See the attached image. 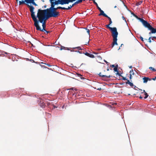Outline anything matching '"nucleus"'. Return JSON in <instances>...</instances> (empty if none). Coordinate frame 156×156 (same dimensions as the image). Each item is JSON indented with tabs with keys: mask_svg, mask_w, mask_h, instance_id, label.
Wrapping results in <instances>:
<instances>
[{
	"mask_svg": "<svg viewBox=\"0 0 156 156\" xmlns=\"http://www.w3.org/2000/svg\"><path fill=\"white\" fill-rule=\"evenodd\" d=\"M33 20L34 22V25L36 27V30H40L41 27L39 25V22L42 23V20H41V19H39V20H37V18L33 19Z\"/></svg>",
	"mask_w": 156,
	"mask_h": 156,
	"instance_id": "1",
	"label": "nucleus"
},
{
	"mask_svg": "<svg viewBox=\"0 0 156 156\" xmlns=\"http://www.w3.org/2000/svg\"><path fill=\"white\" fill-rule=\"evenodd\" d=\"M44 10H41V9H38V12L37 15V17L38 18V19H41L42 16L44 15V13L45 14H47V11L46 12H45Z\"/></svg>",
	"mask_w": 156,
	"mask_h": 156,
	"instance_id": "2",
	"label": "nucleus"
},
{
	"mask_svg": "<svg viewBox=\"0 0 156 156\" xmlns=\"http://www.w3.org/2000/svg\"><path fill=\"white\" fill-rule=\"evenodd\" d=\"M140 21L142 23L144 26L145 27L147 28L148 30L151 26L150 24L142 18H140Z\"/></svg>",
	"mask_w": 156,
	"mask_h": 156,
	"instance_id": "3",
	"label": "nucleus"
},
{
	"mask_svg": "<svg viewBox=\"0 0 156 156\" xmlns=\"http://www.w3.org/2000/svg\"><path fill=\"white\" fill-rule=\"evenodd\" d=\"M110 31L112 32V36L113 39L117 38L118 33L117 31L116 28L115 27H113V29Z\"/></svg>",
	"mask_w": 156,
	"mask_h": 156,
	"instance_id": "4",
	"label": "nucleus"
},
{
	"mask_svg": "<svg viewBox=\"0 0 156 156\" xmlns=\"http://www.w3.org/2000/svg\"><path fill=\"white\" fill-rule=\"evenodd\" d=\"M49 11V14L51 17H56L59 15V12L57 11Z\"/></svg>",
	"mask_w": 156,
	"mask_h": 156,
	"instance_id": "5",
	"label": "nucleus"
},
{
	"mask_svg": "<svg viewBox=\"0 0 156 156\" xmlns=\"http://www.w3.org/2000/svg\"><path fill=\"white\" fill-rule=\"evenodd\" d=\"M54 7L55 6H51L49 8L44 9V11L46 12V11H47V10L56 11V10L58 9H65V7H63L60 6L58 7L57 8H55Z\"/></svg>",
	"mask_w": 156,
	"mask_h": 156,
	"instance_id": "6",
	"label": "nucleus"
},
{
	"mask_svg": "<svg viewBox=\"0 0 156 156\" xmlns=\"http://www.w3.org/2000/svg\"><path fill=\"white\" fill-rule=\"evenodd\" d=\"M58 4H60L61 5H64L63 0H59L58 1H55V2H53L51 4V6H55V5H58Z\"/></svg>",
	"mask_w": 156,
	"mask_h": 156,
	"instance_id": "7",
	"label": "nucleus"
},
{
	"mask_svg": "<svg viewBox=\"0 0 156 156\" xmlns=\"http://www.w3.org/2000/svg\"><path fill=\"white\" fill-rule=\"evenodd\" d=\"M45 15L41 19V20H43V21L45 22L46 21L48 18H49L50 17H51L50 15H49V13H48L47 12V14H45Z\"/></svg>",
	"mask_w": 156,
	"mask_h": 156,
	"instance_id": "8",
	"label": "nucleus"
},
{
	"mask_svg": "<svg viewBox=\"0 0 156 156\" xmlns=\"http://www.w3.org/2000/svg\"><path fill=\"white\" fill-rule=\"evenodd\" d=\"M148 30L151 31L149 33V34L151 35V34H155L156 32V28H155L153 27L152 26L149 28Z\"/></svg>",
	"mask_w": 156,
	"mask_h": 156,
	"instance_id": "9",
	"label": "nucleus"
},
{
	"mask_svg": "<svg viewBox=\"0 0 156 156\" xmlns=\"http://www.w3.org/2000/svg\"><path fill=\"white\" fill-rule=\"evenodd\" d=\"M25 2L27 4L32 3L33 5L37 6V5L34 2V0H25Z\"/></svg>",
	"mask_w": 156,
	"mask_h": 156,
	"instance_id": "10",
	"label": "nucleus"
},
{
	"mask_svg": "<svg viewBox=\"0 0 156 156\" xmlns=\"http://www.w3.org/2000/svg\"><path fill=\"white\" fill-rule=\"evenodd\" d=\"M84 55H86L92 58H94V56L92 54L90 53H88L87 51H86L85 53H83Z\"/></svg>",
	"mask_w": 156,
	"mask_h": 156,
	"instance_id": "11",
	"label": "nucleus"
},
{
	"mask_svg": "<svg viewBox=\"0 0 156 156\" xmlns=\"http://www.w3.org/2000/svg\"><path fill=\"white\" fill-rule=\"evenodd\" d=\"M117 38H114L113 39V42L112 45V48L114 47V46L115 45H118V43H117Z\"/></svg>",
	"mask_w": 156,
	"mask_h": 156,
	"instance_id": "12",
	"label": "nucleus"
},
{
	"mask_svg": "<svg viewBox=\"0 0 156 156\" xmlns=\"http://www.w3.org/2000/svg\"><path fill=\"white\" fill-rule=\"evenodd\" d=\"M143 81H144L143 82L144 83H146L148 81V80L150 81L151 80V79L149 78V77H144L143 78Z\"/></svg>",
	"mask_w": 156,
	"mask_h": 156,
	"instance_id": "13",
	"label": "nucleus"
},
{
	"mask_svg": "<svg viewBox=\"0 0 156 156\" xmlns=\"http://www.w3.org/2000/svg\"><path fill=\"white\" fill-rule=\"evenodd\" d=\"M99 11L100 12V13L99 14V16H103L105 17L107 15L104 13V11L101 9Z\"/></svg>",
	"mask_w": 156,
	"mask_h": 156,
	"instance_id": "14",
	"label": "nucleus"
},
{
	"mask_svg": "<svg viewBox=\"0 0 156 156\" xmlns=\"http://www.w3.org/2000/svg\"><path fill=\"white\" fill-rule=\"evenodd\" d=\"M64 4H68L69 2H74L73 0H63Z\"/></svg>",
	"mask_w": 156,
	"mask_h": 156,
	"instance_id": "15",
	"label": "nucleus"
},
{
	"mask_svg": "<svg viewBox=\"0 0 156 156\" xmlns=\"http://www.w3.org/2000/svg\"><path fill=\"white\" fill-rule=\"evenodd\" d=\"M125 83L126 84H129L130 85V86L132 87V88H133V86H134V85H133V83H132L131 82H130V81H129V80H127V81Z\"/></svg>",
	"mask_w": 156,
	"mask_h": 156,
	"instance_id": "16",
	"label": "nucleus"
},
{
	"mask_svg": "<svg viewBox=\"0 0 156 156\" xmlns=\"http://www.w3.org/2000/svg\"><path fill=\"white\" fill-rule=\"evenodd\" d=\"M31 16L33 19H34L37 18V17L35 15V12H31Z\"/></svg>",
	"mask_w": 156,
	"mask_h": 156,
	"instance_id": "17",
	"label": "nucleus"
},
{
	"mask_svg": "<svg viewBox=\"0 0 156 156\" xmlns=\"http://www.w3.org/2000/svg\"><path fill=\"white\" fill-rule=\"evenodd\" d=\"M39 104L40 106L42 108H43L44 107L45 104L44 102L42 101H40Z\"/></svg>",
	"mask_w": 156,
	"mask_h": 156,
	"instance_id": "18",
	"label": "nucleus"
},
{
	"mask_svg": "<svg viewBox=\"0 0 156 156\" xmlns=\"http://www.w3.org/2000/svg\"><path fill=\"white\" fill-rule=\"evenodd\" d=\"M131 14L134 17H136V19H138V20H140V18H139V17L137 16H136V15L133 12H131Z\"/></svg>",
	"mask_w": 156,
	"mask_h": 156,
	"instance_id": "19",
	"label": "nucleus"
},
{
	"mask_svg": "<svg viewBox=\"0 0 156 156\" xmlns=\"http://www.w3.org/2000/svg\"><path fill=\"white\" fill-rule=\"evenodd\" d=\"M115 68H114L113 70L115 72L117 71H118V64H116L115 66Z\"/></svg>",
	"mask_w": 156,
	"mask_h": 156,
	"instance_id": "20",
	"label": "nucleus"
},
{
	"mask_svg": "<svg viewBox=\"0 0 156 156\" xmlns=\"http://www.w3.org/2000/svg\"><path fill=\"white\" fill-rule=\"evenodd\" d=\"M34 8L33 6L31 5L30 6V11L31 12H34Z\"/></svg>",
	"mask_w": 156,
	"mask_h": 156,
	"instance_id": "21",
	"label": "nucleus"
},
{
	"mask_svg": "<svg viewBox=\"0 0 156 156\" xmlns=\"http://www.w3.org/2000/svg\"><path fill=\"white\" fill-rule=\"evenodd\" d=\"M144 95H145V97H144V99L147 98L148 97V94L147 93L145 90H144Z\"/></svg>",
	"mask_w": 156,
	"mask_h": 156,
	"instance_id": "22",
	"label": "nucleus"
},
{
	"mask_svg": "<svg viewBox=\"0 0 156 156\" xmlns=\"http://www.w3.org/2000/svg\"><path fill=\"white\" fill-rule=\"evenodd\" d=\"M110 24H108L106 25V26L107 28L111 30L112 29H113V28L110 27Z\"/></svg>",
	"mask_w": 156,
	"mask_h": 156,
	"instance_id": "23",
	"label": "nucleus"
},
{
	"mask_svg": "<svg viewBox=\"0 0 156 156\" xmlns=\"http://www.w3.org/2000/svg\"><path fill=\"white\" fill-rule=\"evenodd\" d=\"M112 76L111 75H109V76H107L106 75H105V76H102V77H104L106 78H111L112 77Z\"/></svg>",
	"mask_w": 156,
	"mask_h": 156,
	"instance_id": "24",
	"label": "nucleus"
},
{
	"mask_svg": "<svg viewBox=\"0 0 156 156\" xmlns=\"http://www.w3.org/2000/svg\"><path fill=\"white\" fill-rule=\"evenodd\" d=\"M41 23L42 24V27H44V28H45L46 27L45 22L42 21V22Z\"/></svg>",
	"mask_w": 156,
	"mask_h": 156,
	"instance_id": "25",
	"label": "nucleus"
},
{
	"mask_svg": "<svg viewBox=\"0 0 156 156\" xmlns=\"http://www.w3.org/2000/svg\"><path fill=\"white\" fill-rule=\"evenodd\" d=\"M142 1H140L138 2H137L136 3V5L137 6H138L139 5H140L142 3Z\"/></svg>",
	"mask_w": 156,
	"mask_h": 156,
	"instance_id": "26",
	"label": "nucleus"
},
{
	"mask_svg": "<svg viewBox=\"0 0 156 156\" xmlns=\"http://www.w3.org/2000/svg\"><path fill=\"white\" fill-rule=\"evenodd\" d=\"M73 48L74 49H77L78 50H82V49L81 48L80 46L75 47Z\"/></svg>",
	"mask_w": 156,
	"mask_h": 156,
	"instance_id": "27",
	"label": "nucleus"
},
{
	"mask_svg": "<svg viewBox=\"0 0 156 156\" xmlns=\"http://www.w3.org/2000/svg\"><path fill=\"white\" fill-rule=\"evenodd\" d=\"M72 7L71 5H70L68 7V8H66L65 7V9H66V10H69L71 9Z\"/></svg>",
	"mask_w": 156,
	"mask_h": 156,
	"instance_id": "28",
	"label": "nucleus"
},
{
	"mask_svg": "<svg viewBox=\"0 0 156 156\" xmlns=\"http://www.w3.org/2000/svg\"><path fill=\"white\" fill-rule=\"evenodd\" d=\"M77 1H76V2H75L74 3L75 5H76V4H78V3H81L80 1V0H77Z\"/></svg>",
	"mask_w": 156,
	"mask_h": 156,
	"instance_id": "29",
	"label": "nucleus"
},
{
	"mask_svg": "<svg viewBox=\"0 0 156 156\" xmlns=\"http://www.w3.org/2000/svg\"><path fill=\"white\" fill-rule=\"evenodd\" d=\"M25 0L24 1H19V5H20L23 3H25Z\"/></svg>",
	"mask_w": 156,
	"mask_h": 156,
	"instance_id": "30",
	"label": "nucleus"
},
{
	"mask_svg": "<svg viewBox=\"0 0 156 156\" xmlns=\"http://www.w3.org/2000/svg\"><path fill=\"white\" fill-rule=\"evenodd\" d=\"M116 72H117L116 73V75H118V76H119L122 77V76L121 75V73H119L118 71H116Z\"/></svg>",
	"mask_w": 156,
	"mask_h": 156,
	"instance_id": "31",
	"label": "nucleus"
},
{
	"mask_svg": "<svg viewBox=\"0 0 156 156\" xmlns=\"http://www.w3.org/2000/svg\"><path fill=\"white\" fill-rule=\"evenodd\" d=\"M149 69H150L152 70H153L154 71H155L156 70L155 69H154V68H153L152 67H150L149 68Z\"/></svg>",
	"mask_w": 156,
	"mask_h": 156,
	"instance_id": "32",
	"label": "nucleus"
},
{
	"mask_svg": "<svg viewBox=\"0 0 156 156\" xmlns=\"http://www.w3.org/2000/svg\"><path fill=\"white\" fill-rule=\"evenodd\" d=\"M39 30L44 32L45 31H46V30L45 29V28L43 27V29H42L41 28V29L40 30Z\"/></svg>",
	"mask_w": 156,
	"mask_h": 156,
	"instance_id": "33",
	"label": "nucleus"
},
{
	"mask_svg": "<svg viewBox=\"0 0 156 156\" xmlns=\"http://www.w3.org/2000/svg\"><path fill=\"white\" fill-rule=\"evenodd\" d=\"M90 1H93L94 4L96 5V6H97V5H98V4L96 2H95V0H90Z\"/></svg>",
	"mask_w": 156,
	"mask_h": 156,
	"instance_id": "34",
	"label": "nucleus"
},
{
	"mask_svg": "<svg viewBox=\"0 0 156 156\" xmlns=\"http://www.w3.org/2000/svg\"><path fill=\"white\" fill-rule=\"evenodd\" d=\"M85 29L87 30V32L88 34L89 35L90 34L89 30L87 29V28H85Z\"/></svg>",
	"mask_w": 156,
	"mask_h": 156,
	"instance_id": "35",
	"label": "nucleus"
},
{
	"mask_svg": "<svg viewBox=\"0 0 156 156\" xmlns=\"http://www.w3.org/2000/svg\"><path fill=\"white\" fill-rule=\"evenodd\" d=\"M105 17H107L109 21L112 20L111 18L109 17L107 15L106 16H105Z\"/></svg>",
	"mask_w": 156,
	"mask_h": 156,
	"instance_id": "36",
	"label": "nucleus"
},
{
	"mask_svg": "<svg viewBox=\"0 0 156 156\" xmlns=\"http://www.w3.org/2000/svg\"><path fill=\"white\" fill-rule=\"evenodd\" d=\"M151 37H150L148 39V41L150 43H151Z\"/></svg>",
	"mask_w": 156,
	"mask_h": 156,
	"instance_id": "37",
	"label": "nucleus"
},
{
	"mask_svg": "<svg viewBox=\"0 0 156 156\" xmlns=\"http://www.w3.org/2000/svg\"><path fill=\"white\" fill-rule=\"evenodd\" d=\"M122 19L123 20H124L126 22V23L127 25H128V24H127V23L126 21V20H125V17L123 16H122Z\"/></svg>",
	"mask_w": 156,
	"mask_h": 156,
	"instance_id": "38",
	"label": "nucleus"
},
{
	"mask_svg": "<svg viewBox=\"0 0 156 156\" xmlns=\"http://www.w3.org/2000/svg\"><path fill=\"white\" fill-rule=\"evenodd\" d=\"M76 75L78 76H79V77H80L82 76V75L81 74H80L79 73H76Z\"/></svg>",
	"mask_w": 156,
	"mask_h": 156,
	"instance_id": "39",
	"label": "nucleus"
},
{
	"mask_svg": "<svg viewBox=\"0 0 156 156\" xmlns=\"http://www.w3.org/2000/svg\"><path fill=\"white\" fill-rule=\"evenodd\" d=\"M122 77V80H127L126 77H124L123 76Z\"/></svg>",
	"mask_w": 156,
	"mask_h": 156,
	"instance_id": "40",
	"label": "nucleus"
},
{
	"mask_svg": "<svg viewBox=\"0 0 156 156\" xmlns=\"http://www.w3.org/2000/svg\"><path fill=\"white\" fill-rule=\"evenodd\" d=\"M97 7V8L99 10V11H100L101 10V9L98 6V5H97L96 6Z\"/></svg>",
	"mask_w": 156,
	"mask_h": 156,
	"instance_id": "41",
	"label": "nucleus"
},
{
	"mask_svg": "<svg viewBox=\"0 0 156 156\" xmlns=\"http://www.w3.org/2000/svg\"><path fill=\"white\" fill-rule=\"evenodd\" d=\"M75 51V52H78V53H80V54H81V53H82L81 51H79V50H77V51Z\"/></svg>",
	"mask_w": 156,
	"mask_h": 156,
	"instance_id": "42",
	"label": "nucleus"
},
{
	"mask_svg": "<svg viewBox=\"0 0 156 156\" xmlns=\"http://www.w3.org/2000/svg\"><path fill=\"white\" fill-rule=\"evenodd\" d=\"M140 39L142 41H144V39H143V37H142L140 36Z\"/></svg>",
	"mask_w": 156,
	"mask_h": 156,
	"instance_id": "43",
	"label": "nucleus"
},
{
	"mask_svg": "<svg viewBox=\"0 0 156 156\" xmlns=\"http://www.w3.org/2000/svg\"><path fill=\"white\" fill-rule=\"evenodd\" d=\"M104 62H105L108 65L109 64V63L108 62L106 61L105 60H104Z\"/></svg>",
	"mask_w": 156,
	"mask_h": 156,
	"instance_id": "44",
	"label": "nucleus"
},
{
	"mask_svg": "<svg viewBox=\"0 0 156 156\" xmlns=\"http://www.w3.org/2000/svg\"><path fill=\"white\" fill-rule=\"evenodd\" d=\"M74 90V88L73 87H72L69 89H68L67 90Z\"/></svg>",
	"mask_w": 156,
	"mask_h": 156,
	"instance_id": "45",
	"label": "nucleus"
},
{
	"mask_svg": "<svg viewBox=\"0 0 156 156\" xmlns=\"http://www.w3.org/2000/svg\"><path fill=\"white\" fill-rule=\"evenodd\" d=\"M98 75H99V76H101V77H102V76H105V75H102L101 74V73H99L98 74Z\"/></svg>",
	"mask_w": 156,
	"mask_h": 156,
	"instance_id": "46",
	"label": "nucleus"
},
{
	"mask_svg": "<svg viewBox=\"0 0 156 156\" xmlns=\"http://www.w3.org/2000/svg\"><path fill=\"white\" fill-rule=\"evenodd\" d=\"M132 74H130L129 75V79H132Z\"/></svg>",
	"mask_w": 156,
	"mask_h": 156,
	"instance_id": "47",
	"label": "nucleus"
},
{
	"mask_svg": "<svg viewBox=\"0 0 156 156\" xmlns=\"http://www.w3.org/2000/svg\"><path fill=\"white\" fill-rule=\"evenodd\" d=\"M110 66L111 67L114 68H115V67L114 65H110Z\"/></svg>",
	"mask_w": 156,
	"mask_h": 156,
	"instance_id": "48",
	"label": "nucleus"
},
{
	"mask_svg": "<svg viewBox=\"0 0 156 156\" xmlns=\"http://www.w3.org/2000/svg\"><path fill=\"white\" fill-rule=\"evenodd\" d=\"M132 72H133L132 74L133 75H134V73H133V70H130V71L129 73H131Z\"/></svg>",
	"mask_w": 156,
	"mask_h": 156,
	"instance_id": "49",
	"label": "nucleus"
},
{
	"mask_svg": "<svg viewBox=\"0 0 156 156\" xmlns=\"http://www.w3.org/2000/svg\"><path fill=\"white\" fill-rule=\"evenodd\" d=\"M136 86L134 85L133 86V88L135 89V90H137V89H136Z\"/></svg>",
	"mask_w": 156,
	"mask_h": 156,
	"instance_id": "50",
	"label": "nucleus"
},
{
	"mask_svg": "<svg viewBox=\"0 0 156 156\" xmlns=\"http://www.w3.org/2000/svg\"><path fill=\"white\" fill-rule=\"evenodd\" d=\"M112 23V20L109 21V24L110 25Z\"/></svg>",
	"mask_w": 156,
	"mask_h": 156,
	"instance_id": "51",
	"label": "nucleus"
},
{
	"mask_svg": "<svg viewBox=\"0 0 156 156\" xmlns=\"http://www.w3.org/2000/svg\"><path fill=\"white\" fill-rule=\"evenodd\" d=\"M70 48H66V49L67 50H70Z\"/></svg>",
	"mask_w": 156,
	"mask_h": 156,
	"instance_id": "52",
	"label": "nucleus"
},
{
	"mask_svg": "<svg viewBox=\"0 0 156 156\" xmlns=\"http://www.w3.org/2000/svg\"><path fill=\"white\" fill-rule=\"evenodd\" d=\"M45 64L49 67L51 66V65L45 63Z\"/></svg>",
	"mask_w": 156,
	"mask_h": 156,
	"instance_id": "53",
	"label": "nucleus"
},
{
	"mask_svg": "<svg viewBox=\"0 0 156 156\" xmlns=\"http://www.w3.org/2000/svg\"><path fill=\"white\" fill-rule=\"evenodd\" d=\"M156 79V76L155 77L152 79V80H155Z\"/></svg>",
	"mask_w": 156,
	"mask_h": 156,
	"instance_id": "54",
	"label": "nucleus"
},
{
	"mask_svg": "<svg viewBox=\"0 0 156 156\" xmlns=\"http://www.w3.org/2000/svg\"><path fill=\"white\" fill-rule=\"evenodd\" d=\"M45 32L47 33V34H48L50 32V31H47L46 30V31H45Z\"/></svg>",
	"mask_w": 156,
	"mask_h": 156,
	"instance_id": "55",
	"label": "nucleus"
},
{
	"mask_svg": "<svg viewBox=\"0 0 156 156\" xmlns=\"http://www.w3.org/2000/svg\"><path fill=\"white\" fill-rule=\"evenodd\" d=\"M120 83V85H123L124 83Z\"/></svg>",
	"mask_w": 156,
	"mask_h": 156,
	"instance_id": "56",
	"label": "nucleus"
},
{
	"mask_svg": "<svg viewBox=\"0 0 156 156\" xmlns=\"http://www.w3.org/2000/svg\"><path fill=\"white\" fill-rule=\"evenodd\" d=\"M152 38H155V39H156V37H155V36H153V37H152Z\"/></svg>",
	"mask_w": 156,
	"mask_h": 156,
	"instance_id": "57",
	"label": "nucleus"
},
{
	"mask_svg": "<svg viewBox=\"0 0 156 156\" xmlns=\"http://www.w3.org/2000/svg\"><path fill=\"white\" fill-rule=\"evenodd\" d=\"M57 106H55V105H54V106H53V108H57Z\"/></svg>",
	"mask_w": 156,
	"mask_h": 156,
	"instance_id": "58",
	"label": "nucleus"
},
{
	"mask_svg": "<svg viewBox=\"0 0 156 156\" xmlns=\"http://www.w3.org/2000/svg\"><path fill=\"white\" fill-rule=\"evenodd\" d=\"M101 88H98L97 89V90H101Z\"/></svg>",
	"mask_w": 156,
	"mask_h": 156,
	"instance_id": "59",
	"label": "nucleus"
},
{
	"mask_svg": "<svg viewBox=\"0 0 156 156\" xmlns=\"http://www.w3.org/2000/svg\"><path fill=\"white\" fill-rule=\"evenodd\" d=\"M50 1V2L51 3H51H52L53 2L52 1L53 0H49Z\"/></svg>",
	"mask_w": 156,
	"mask_h": 156,
	"instance_id": "60",
	"label": "nucleus"
},
{
	"mask_svg": "<svg viewBox=\"0 0 156 156\" xmlns=\"http://www.w3.org/2000/svg\"><path fill=\"white\" fill-rule=\"evenodd\" d=\"M75 5L74 3L73 4L71 5L72 7H73Z\"/></svg>",
	"mask_w": 156,
	"mask_h": 156,
	"instance_id": "61",
	"label": "nucleus"
},
{
	"mask_svg": "<svg viewBox=\"0 0 156 156\" xmlns=\"http://www.w3.org/2000/svg\"><path fill=\"white\" fill-rule=\"evenodd\" d=\"M70 51H75L73 50V49H72V50H70Z\"/></svg>",
	"mask_w": 156,
	"mask_h": 156,
	"instance_id": "62",
	"label": "nucleus"
},
{
	"mask_svg": "<svg viewBox=\"0 0 156 156\" xmlns=\"http://www.w3.org/2000/svg\"><path fill=\"white\" fill-rule=\"evenodd\" d=\"M139 98L141 99H142L143 98V97H142L141 96H140V97H139Z\"/></svg>",
	"mask_w": 156,
	"mask_h": 156,
	"instance_id": "63",
	"label": "nucleus"
},
{
	"mask_svg": "<svg viewBox=\"0 0 156 156\" xmlns=\"http://www.w3.org/2000/svg\"><path fill=\"white\" fill-rule=\"evenodd\" d=\"M62 48H63V49H64L65 48H66V47L62 46Z\"/></svg>",
	"mask_w": 156,
	"mask_h": 156,
	"instance_id": "64",
	"label": "nucleus"
}]
</instances>
